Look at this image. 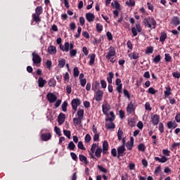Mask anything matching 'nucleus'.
Wrapping results in <instances>:
<instances>
[{
	"mask_svg": "<svg viewBox=\"0 0 180 180\" xmlns=\"http://www.w3.org/2000/svg\"><path fill=\"white\" fill-rule=\"evenodd\" d=\"M143 23L146 27H148L149 29H155V26H157V21L153 17H148L147 18H144L143 20Z\"/></svg>",
	"mask_w": 180,
	"mask_h": 180,
	"instance_id": "nucleus-1",
	"label": "nucleus"
},
{
	"mask_svg": "<svg viewBox=\"0 0 180 180\" xmlns=\"http://www.w3.org/2000/svg\"><path fill=\"white\" fill-rule=\"evenodd\" d=\"M170 153L171 151H169L168 149H163L162 154H164V155H162L161 158H160L159 157H155L154 160L158 161L159 162L164 164L167 162V161H168V158L167 157H169Z\"/></svg>",
	"mask_w": 180,
	"mask_h": 180,
	"instance_id": "nucleus-2",
	"label": "nucleus"
},
{
	"mask_svg": "<svg viewBox=\"0 0 180 180\" xmlns=\"http://www.w3.org/2000/svg\"><path fill=\"white\" fill-rule=\"evenodd\" d=\"M127 113L128 115L136 114V105L133 101H130L127 106Z\"/></svg>",
	"mask_w": 180,
	"mask_h": 180,
	"instance_id": "nucleus-3",
	"label": "nucleus"
},
{
	"mask_svg": "<svg viewBox=\"0 0 180 180\" xmlns=\"http://www.w3.org/2000/svg\"><path fill=\"white\" fill-rule=\"evenodd\" d=\"M32 56L34 65H36L37 67L40 65V64H41V57L36 53V52H33Z\"/></svg>",
	"mask_w": 180,
	"mask_h": 180,
	"instance_id": "nucleus-4",
	"label": "nucleus"
},
{
	"mask_svg": "<svg viewBox=\"0 0 180 180\" xmlns=\"http://www.w3.org/2000/svg\"><path fill=\"white\" fill-rule=\"evenodd\" d=\"M81 99L79 98H74L71 101V105L73 110H77L78 109V106L81 105Z\"/></svg>",
	"mask_w": 180,
	"mask_h": 180,
	"instance_id": "nucleus-5",
	"label": "nucleus"
},
{
	"mask_svg": "<svg viewBox=\"0 0 180 180\" xmlns=\"http://www.w3.org/2000/svg\"><path fill=\"white\" fill-rule=\"evenodd\" d=\"M115 56H116V49L110 46L109 48V51L108 54L105 56V58L107 59H110V57H115Z\"/></svg>",
	"mask_w": 180,
	"mask_h": 180,
	"instance_id": "nucleus-6",
	"label": "nucleus"
},
{
	"mask_svg": "<svg viewBox=\"0 0 180 180\" xmlns=\"http://www.w3.org/2000/svg\"><path fill=\"white\" fill-rule=\"evenodd\" d=\"M103 98V91L101 89H98L94 96L95 101L96 102H101Z\"/></svg>",
	"mask_w": 180,
	"mask_h": 180,
	"instance_id": "nucleus-7",
	"label": "nucleus"
},
{
	"mask_svg": "<svg viewBox=\"0 0 180 180\" xmlns=\"http://www.w3.org/2000/svg\"><path fill=\"white\" fill-rule=\"evenodd\" d=\"M117 158H120V157H123V155L126 151V148L124 146V145H122L117 148Z\"/></svg>",
	"mask_w": 180,
	"mask_h": 180,
	"instance_id": "nucleus-8",
	"label": "nucleus"
},
{
	"mask_svg": "<svg viewBox=\"0 0 180 180\" xmlns=\"http://www.w3.org/2000/svg\"><path fill=\"white\" fill-rule=\"evenodd\" d=\"M102 110H103V115H108V112L110 110V104L108 103V101H105L102 105Z\"/></svg>",
	"mask_w": 180,
	"mask_h": 180,
	"instance_id": "nucleus-9",
	"label": "nucleus"
},
{
	"mask_svg": "<svg viewBox=\"0 0 180 180\" xmlns=\"http://www.w3.org/2000/svg\"><path fill=\"white\" fill-rule=\"evenodd\" d=\"M46 98L50 103H54L57 101V96L53 93H48Z\"/></svg>",
	"mask_w": 180,
	"mask_h": 180,
	"instance_id": "nucleus-10",
	"label": "nucleus"
},
{
	"mask_svg": "<svg viewBox=\"0 0 180 180\" xmlns=\"http://www.w3.org/2000/svg\"><path fill=\"white\" fill-rule=\"evenodd\" d=\"M41 140H42V141H49V140H51V134L50 132L41 134Z\"/></svg>",
	"mask_w": 180,
	"mask_h": 180,
	"instance_id": "nucleus-11",
	"label": "nucleus"
},
{
	"mask_svg": "<svg viewBox=\"0 0 180 180\" xmlns=\"http://www.w3.org/2000/svg\"><path fill=\"white\" fill-rule=\"evenodd\" d=\"M151 122L153 126H157L160 123V115L155 114L151 117Z\"/></svg>",
	"mask_w": 180,
	"mask_h": 180,
	"instance_id": "nucleus-12",
	"label": "nucleus"
},
{
	"mask_svg": "<svg viewBox=\"0 0 180 180\" xmlns=\"http://www.w3.org/2000/svg\"><path fill=\"white\" fill-rule=\"evenodd\" d=\"M65 122V114L60 112L58 117V122L60 126Z\"/></svg>",
	"mask_w": 180,
	"mask_h": 180,
	"instance_id": "nucleus-13",
	"label": "nucleus"
},
{
	"mask_svg": "<svg viewBox=\"0 0 180 180\" xmlns=\"http://www.w3.org/2000/svg\"><path fill=\"white\" fill-rule=\"evenodd\" d=\"M60 49L62 51L68 53L70 51V42H65L64 45H60Z\"/></svg>",
	"mask_w": 180,
	"mask_h": 180,
	"instance_id": "nucleus-14",
	"label": "nucleus"
},
{
	"mask_svg": "<svg viewBox=\"0 0 180 180\" xmlns=\"http://www.w3.org/2000/svg\"><path fill=\"white\" fill-rule=\"evenodd\" d=\"M109 150V143L108 141H104L103 143V154H108Z\"/></svg>",
	"mask_w": 180,
	"mask_h": 180,
	"instance_id": "nucleus-15",
	"label": "nucleus"
},
{
	"mask_svg": "<svg viewBox=\"0 0 180 180\" xmlns=\"http://www.w3.org/2000/svg\"><path fill=\"white\" fill-rule=\"evenodd\" d=\"M86 19L87 22L91 23V22H94V20H95V15L92 13H86Z\"/></svg>",
	"mask_w": 180,
	"mask_h": 180,
	"instance_id": "nucleus-16",
	"label": "nucleus"
},
{
	"mask_svg": "<svg viewBox=\"0 0 180 180\" xmlns=\"http://www.w3.org/2000/svg\"><path fill=\"white\" fill-rule=\"evenodd\" d=\"M171 25H173V26H178V25H180L179 17H177V16L173 17L171 20Z\"/></svg>",
	"mask_w": 180,
	"mask_h": 180,
	"instance_id": "nucleus-17",
	"label": "nucleus"
},
{
	"mask_svg": "<svg viewBox=\"0 0 180 180\" xmlns=\"http://www.w3.org/2000/svg\"><path fill=\"white\" fill-rule=\"evenodd\" d=\"M46 84H47V81H46V79H43V77H39V79H38V85H39V88H43V86H44V85H46Z\"/></svg>",
	"mask_w": 180,
	"mask_h": 180,
	"instance_id": "nucleus-18",
	"label": "nucleus"
},
{
	"mask_svg": "<svg viewBox=\"0 0 180 180\" xmlns=\"http://www.w3.org/2000/svg\"><path fill=\"white\" fill-rule=\"evenodd\" d=\"M79 160L82 162H84L86 165H88L89 164V161H88V158H86V156L84 155H79Z\"/></svg>",
	"mask_w": 180,
	"mask_h": 180,
	"instance_id": "nucleus-19",
	"label": "nucleus"
},
{
	"mask_svg": "<svg viewBox=\"0 0 180 180\" xmlns=\"http://www.w3.org/2000/svg\"><path fill=\"white\" fill-rule=\"evenodd\" d=\"M167 126L168 129H176V127H178V124L175 122L169 121L167 122Z\"/></svg>",
	"mask_w": 180,
	"mask_h": 180,
	"instance_id": "nucleus-20",
	"label": "nucleus"
},
{
	"mask_svg": "<svg viewBox=\"0 0 180 180\" xmlns=\"http://www.w3.org/2000/svg\"><path fill=\"white\" fill-rule=\"evenodd\" d=\"M128 56L131 59L132 58L133 60H137L139 57H140V55L139 54L138 52L134 51L133 53H129Z\"/></svg>",
	"mask_w": 180,
	"mask_h": 180,
	"instance_id": "nucleus-21",
	"label": "nucleus"
},
{
	"mask_svg": "<svg viewBox=\"0 0 180 180\" xmlns=\"http://www.w3.org/2000/svg\"><path fill=\"white\" fill-rule=\"evenodd\" d=\"M48 53L49 54H56L57 53V48L54 46H50L48 47Z\"/></svg>",
	"mask_w": 180,
	"mask_h": 180,
	"instance_id": "nucleus-22",
	"label": "nucleus"
},
{
	"mask_svg": "<svg viewBox=\"0 0 180 180\" xmlns=\"http://www.w3.org/2000/svg\"><path fill=\"white\" fill-rule=\"evenodd\" d=\"M115 78V75L113 74L112 72H110L108 73V77H107V81L108 84H112L113 82L112 79Z\"/></svg>",
	"mask_w": 180,
	"mask_h": 180,
	"instance_id": "nucleus-23",
	"label": "nucleus"
},
{
	"mask_svg": "<svg viewBox=\"0 0 180 180\" xmlns=\"http://www.w3.org/2000/svg\"><path fill=\"white\" fill-rule=\"evenodd\" d=\"M166 91H165L164 94H165V98H168V96H169V95L172 94V92H171L172 89H171V86H167V87H165Z\"/></svg>",
	"mask_w": 180,
	"mask_h": 180,
	"instance_id": "nucleus-24",
	"label": "nucleus"
},
{
	"mask_svg": "<svg viewBox=\"0 0 180 180\" xmlns=\"http://www.w3.org/2000/svg\"><path fill=\"white\" fill-rule=\"evenodd\" d=\"M82 118L79 117L73 118L74 126H78L79 124H81L82 123Z\"/></svg>",
	"mask_w": 180,
	"mask_h": 180,
	"instance_id": "nucleus-25",
	"label": "nucleus"
},
{
	"mask_svg": "<svg viewBox=\"0 0 180 180\" xmlns=\"http://www.w3.org/2000/svg\"><path fill=\"white\" fill-rule=\"evenodd\" d=\"M65 66V59H64V58L59 59L58 67L59 68H64Z\"/></svg>",
	"mask_w": 180,
	"mask_h": 180,
	"instance_id": "nucleus-26",
	"label": "nucleus"
},
{
	"mask_svg": "<svg viewBox=\"0 0 180 180\" xmlns=\"http://www.w3.org/2000/svg\"><path fill=\"white\" fill-rule=\"evenodd\" d=\"M56 84H57V82L56 81L55 78H51L48 82L49 86H51L52 88H54Z\"/></svg>",
	"mask_w": 180,
	"mask_h": 180,
	"instance_id": "nucleus-27",
	"label": "nucleus"
},
{
	"mask_svg": "<svg viewBox=\"0 0 180 180\" xmlns=\"http://www.w3.org/2000/svg\"><path fill=\"white\" fill-rule=\"evenodd\" d=\"M33 20L36 23H40L41 22V18H40V14H33L32 15Z\"/></svg>",
	"mask_w": 180,
	"mask_h": 180,
	"instance_id": "nucleus-28",
	"label": "nucleus"
},
{
	"mask_svg": "<svg viewBox=\"0 0 180 180\" xmlns=\"http://www.w3.org/2000/svg\"><path fill=\"white\" fill-rule=\"evenodd\" d=\"M167 33L162 32L160 33V41H162V43H164V41H165V40H167Z\"/></svg>",
	"mask_w": 180,
	"mask_h": 180,
	"instance_id": "nucleus-29",
	"label": "nucleus"
},
{
	"mask_svg": "<svg viewBox=\"0 0 180 180\" xmlns=\"http://www.w3.org/2000/svg\"><path fill=\"white\" fill-rule=\"evenodd\" d=\"M96 55L95 53H92L90 56V60L89 62V65H94L95 64V58Z\"/></svg>",
	"mask_w": 180,
	"mask_h": 180,
	"instance_id": "nucleus-30",
	"label": "nucleus"
},
{
	"mask_svg": "<svg viewBox=\"0 0 180 180\" xmlns=\"http://www.w3.org/2000/svg\"><path fill=\"white\" fill-rule=\"evenodd\" d=\"M165 61L166 63H171V61H172V56L169 53H165Z\"/></svg>",
	"mask_w": 180,
	"mask_h": 180,
	"instance_id": "nucleus-31",
	"label": "nucleus"
},
{
	"mask_svg": "<svg viewBox=\"0 0 180 180\" xmlns=\"http://www.w3.org/2000/svg\"><path fill=\"white\" fill-rule=\"evenodd\" d=\"M110 116L111 117L106 118L105 122H113V120H115V112H113V111L110 112Z\"/></svg>",
	"mask_w": 180,
	"mask_h": 180,
	"instance_id": "nucleus-32",
	"label": "nucleus"
},
{
	"mask_svg": "<svg viewBox=\"0 0 180 180\" xmlns=\"http://www.w3.org/2000/svg\"><path fill=\"white\" fill-rule=\"evenodd\" d=\"M101 154H102V148H97L95 151V155L97 158H101Z\"/></svg>",
	"mask_w": 180,
	"mask_h": 180,
	"instance_id": "nucleus-33",
	"label": "nucleus"
},
{
	"mask_svg": "<svg viewBox=\"0 0 180 180\" xmlns=\"http://www.w3.org/2000/svg\"><path fill=\"white\" fill-rule=\"evenodd\" d=\"M105 127L108 130H111L112 129H115V127H116V125L115 124V123L111 122L108 124H105Z\"/></svg>",
	"mask_w": 180,
	"mask_h": 180,
	"instance_id": "nucleus-34",
	"label": "nucleus"
},
{
	"mask_svg": "<svg viewBox=\"0 0 180 180\" xmlns=\"http://www.w3.org/2000/svg\"><path fill=\"white\" fill-rule=\"evenodd\" d=\"M84 111L83 109H79L77 110V117L80 119H84Z\"/></svg>",
	"mask_w": 180,
	"mask_h": 180,
	"instance_id": "nucleus-35",
	"label": "nucleus"
},
{
	"mask_svg": "<svg viewBox=\"0 0 180 180\" xmlns=\"http://www.w3.org/2000/svg\"><path fill=\"white\" fill-rule=\"evenodd\" d=\"M68 150H70L71 151H74L75 150V143L73 141H70L68 146Z\"/></svg>",
	"mask_w": 180,
	"mask_h": 180,
	"instance_id": "nucleus-36",
	"label": "nucleus"
},
{
	"mask_svg": "<svg viewBox=\"0 0 180 180\" xmlns=\"http://www.w3.org/2000/svg\"><path fill=\"white\" fill-rule=\"evenodd\" d=\"M43 13V7L37 6L35 9L36 15H41Z\"/></svg>",
	"mask_w": 180,
	"mask_h": 180,
	"instance_id": "nucleus-37",
	"label": "nucleus"
},
{
	"mask_svg": "<svg viewBox=\"0 0 180 180\" xmlns=\"http://www.w3.org/2000/svg\"><path fill=\"white\" fill-rule=\"evenodd\" d=\"M160 61H161V55H158L153 59V63L155 64H158Z\"/></svg>",
	"mask_w": 180,
	"mask_h": 180,
	"instance_id": "nucleus-38",
	"label": "nucleus"
},
{
	"mask_svg": "<svg viewBox=\"0 0 180 180\" xmlns=\"http://www.w3.org/2000/svg\"><path fill=\"white\" fill-rule=\"evenodd\" d=\"M96 30L98 33H101L102 30H103V25L100 23H97L96 26Z\"/></svg>",
	"mask_w": 180,
	"mask_h": 180,
	"instance_id": "nucleus-39",
	"label": "nucleus"
},
{
	"mask_svg": "<svg viewBox=\"0 0 180 180\" xmlns=\"http://www.w3.org/2000/svg\"><path fill=\"white\" fill-rule=\"evenodd\" d=\"M138 150L139 151H141L142 153H144V151H146V145H144V143H140L138 146Z\"/></svg>",
	"mask_w": 180,
	"mask_h": 180,
	"instance_id": "nucleus-40",
	"label": "nucleus"
},
{
	"mask_svg": "<svg viewBox=\"0 0 180 180\" xmlns=\"http://www.w3.org/2000/svg\"><path fill=\"white\" fill-rule=\"evenodd\" d=\"M128 124L131 127H134V126H136V121H134V118H131L129 120H128Z\"/></svg>",
	"mask_w": 180,
	"mask_h": 180,
	"instance_id": "nucleus-41",
	"label": "nucleus"
},
{
	"mask_svg": "<svg viewBox=\"0 0 180 180\" xmlns=\"http://www.w3.org/2000/svg\"><path fill=\"white\" fill-rule=\"evenodd\" d=\"M154 51V48L153 46H149L146 48V54H153Z\"/></svg>",
	"mask_w": 180,
	"mask_h": 180,
	"instance_id": "nucleus-42",
	"label": "nucleus"
},
{
	"mask_svg": "<svg viewBox=\"0 0 180 180\" xmlns=\"http://www.w3.org/2000/svg\"><path fill=\"white\" fill-rule=\"evenodd\" d=\"M81 32H82V28L81 27H78L77 34H75V37L76 39H79V37L81 36Z\"/></svg>",
	"mask_w": 180,
	"mask_h": 180,
	"instance_id": "nucleus-43",
	"label": "nucleus"
},
{
	"mask_svg": "<svg viewBox=\"0 0 180 180\" xmlns=\"http://www.w3.org/2000/svg\"><path fill=\"white\" fill-rule=\"evenodd\" d=\"M68 106V103L67 101H64L62 104V110L63 112H67V107Z\"/></svg>",
	"mask_w": 180,
	"mask_h": 180,
	"instance_id": "nucleus-44",
	"label": "nucleus"
},
{
	"mask_svg": "<svg viewBox=\"0 0 180 180\" xmlns=\"http://www.w3.org/2000/svg\"><path fill=\"white\" fill-rule=\"evenodd\" d=\"M77 147L79 150H86V148H85V146H84V143H82V141L78 142Z\"/></svg>",
	"mask_w": 180,
	"mask_h": 180,
	"instance_id": "nucleus-45",
	"label": "nucleus"
},
{
	"mask_svg": "<svg viewBox=\"0 0 180 180\" xmlns=\"http://www.w3.org/2000/svg\"><path fill=\"white\" fill-rule=\"evenodd\" d=\"M97 167L99 171H101V172H103L104 174H108V170L106 169V168L103 167V166L98 165Z\"/></svg>",
	"mask_w": 180,
	"mask_h": 180,
	"instance_id": "nucleus-46",
	"label": "nucleus"
},
{
	"mask_svg": "<svg viewBox=\"0 0 180 180\" xmlns=\"http://www.w3.org/2000/svg\"><path fill=\"white\" fill-rule=\"evenodd\" d=\"M73 75L74 77H77L79 75V70H78V68L75 67L73 70Z\"/></svg>",
	"mask_w": 180,
	"mask_h": 180,
	"instance_id": "nucleus-47",
	"label": "nucleus"
},
{
	"mask_svg": "<svg viewBox=\"0 0 180 180\" xmlns=\"http://www.w3.org/2000/svg\"><path fill=\"white\" fill-rule=\"evenodd\" d=\"M63 134L68 137V139H71V131L67 129L63 130Z\"/></svg>",
	"mask_w": 180,
	"mask_h": 180,
	"instance_id": "nucleus-48",
	"label": "nucleus"
},
{
	"mask_svg": "<svg viewBox=\"0 0 180 180\" xmlns=\"http://www.w3.org/2000/svg\"><path fill=\"white\" fill-rule=\"evenodd\" d=\"M101 86V84L99 82L96 81L94 82V87L92 88L93 91H96V89H99V87Z\"/></svg>",
	"mask_w": 180,
	"mask_h": 180,
	"instance_id": "nucleus-49",
	"label": "nucleus"
},
{
	"mask_svg": "<svg viewBox=\"0 0 180 180\" xmlns=\"http://www.w3.org/2000/svg\"><path fill=\"white\" fill-rule=\"evenodd\" d=\"M70 57H75L77 56V49H70Z\"/></svg>",
	"mask_w": 180,
	"mask_h": 180,
	"instance_id": "nucleus-50",
	"label": "nucleus"
},
{
	"mask_svg": "<svg viewBox=\"0 0 180 180\" xmlns=\"http://www.w3.org/2000/svg\"><path fill=\"white\" fill-rule=\"evenodd\" d=\"M112 8H116L117 9H120V4H119V2L117 1H115L113 3H112Z\"/></svg>",
	"mask_w": 180,
	"mask_h": 180,
	"instance_id": "nucleus-51",
	"label": "nucleus"
},
{
	"mask_svg": "<svg viewBox=\"0 0 180 180\" xmlns=\"http://www.w3.org/2000/svg\"><path fill=\"white\" fill-rule=\"evenodd\" d=\"M122 89H123V84H117L116 91H117L118 94H122Z\"/></svg>",
	"mask_w": 180,
	"mask_h": 180,
	"instance_id": "nucleus-52",
	"label": "nucleus"
},
{
	"mask_svg": "<svg viewBox=\"0 0 180 180\" xmlns=\"http://www.w3.org/2000/svg\"><path fill=\"white\" fill-rule=\"evenodd\" d=\"M83 104L86 109H89V108H91V103L89 101H84Z\"/></svg>",
	"mask_w": 180,
	"mask_h": 180,
	"instance_id": "nucleus-53",
	"label": "nucleus"
},
{
	"mask_svg": "<svg viewBox=\"0 0 180 180\" xmlns=\"http://www.w3.org/2000/svg\"><path fill=\"white\" fill-rule=\"evenodd\" d=\"M122 136H123V131H122V130H120V129H119L118 132H117V137H118L119 141H120L122 140Z\"/></svg>",
	"mask_w": 180,
	"mask_h": 180,
	"instance_id": "nucleus-54",
	"label": "nucleus"
},
{
	"mask_svg": "<svg viewBox=\"0 0 180 180\" xmlns=\"http://www.w3.org/2000/svg\"><path fill=\"white\" fill-rule=\"evenodd\" d=\"M54 131L58 136H61V129L58 127H54Z\"/></svg>",
	"mask_w": 180,
	"mask_h": 180,
	"instance_id": "nucleus-55",
	"label": "nucleus"
},
{
	"mask_svg": "<svg viewBox=\"0 0 180 180\" xmlns=\"http://www.w3.org/2000/svg\"><path fill=\"white\" fill-rule=\"evenodd\" d=\"M123 92H124V96H126L127 99H130V93L129 92V91L124 89L123 90Z\"/></svg>",
	"mask_w": 180,
	"mask_h": 180,
	"instance_id": "nucleus-56",
	"label": "nucleus"
},
{
	"mask_svg": "<svg viewBox=\"0 0 180 180\" xmlns=\"http://www.w3.org/2000/svg\"><path fill=\"white\" fill-rule=\"evenodd\" d=\"M126 4L128 6H135L136 1H134V0H129V1H127Z\"/></svg>",
	"mask_w": 180,
	"mask_h": 180,
	"instance_id": "nucleus-57",
	"label": "nucleus"
},
{
	"mask_svg": "<svg viewBox=\"0 0 180 180\" xmlns=\"http://www.w3.org/2000/svg\"><path fill=\"white\" fill-rule=\"evenodd\" d=\"M169 102L170 105H175L176 100L172 96L169 97Z\"/></svg>",
	"mask_w": 180,
	"mask_h": 180,
	"instance_id": "nucleus-58",
	"label": "nucleus"
},
{
	"mask_svg": "<svg viewBox=\"0 0 180 180\" xmlns=\"http://www.w3.org/2000/svg\"><path fill=\"white\" fill-rule=\"evenodd\" d=\"M101 88H103V89H105L106 86H108L106 81H105L104 79L101 80Z\"/></svg>",
	"mask_w": 180,
	"mask_h": 180,
	"instance_id": "nucleus-59",
	"label": "nucleus"
},
{
	"mask_svg": "<svg viewBox=\"0 0 180 180\" xmlns=\"http://www.w3.org/2000/svg\"><path fill=\"white\" fill-rule=\"evenodd\" d=\"M159 131L160 133H164V124L162 122L159 123Z\"/></svg>",
	"mask_w": 180,
	"mask_h": 180,
	"instance_id": "nucleus-60",
	"label": "nucleus"
},
{
	"mask_svg": "<svg viewBox=\"0 0 180 180\" xmlns=\"http://www.w3.org/2000/svg\"><path fill=\"white\" fill-rule=\"evenodd\" d=\"M111 155L112 157H117V150L116 148H114L111 150Z\"/></svg>",
	"mask_w": 180,
	"mask_h": 180,
	"instance_id": "nucleus-61",
	"label": "nucleus"
},
{
	"mask_svg": "<svg viewBox=\"0 0 180 180\" xmlns=\"http://www.w3.org/2000/svg\"><path fill=\"white\" fill-rule=\"evenodd\" d=\"M82 37H85V39H89V37H90L89 33H88V32H86V31H83L82 32Z\"/></svg>",
	"mask_w": 180,
	"mask_h": 180,
	"instance_id": "nucleus-62",
	"label": "nucleus"
},
{
	"mask_svg": "<svg viewBox=\"0 0 180 180\" xmlns=\"http://www.w3.org/2000/svg\"><path fill=\"white\" fill-rule=\"evenodd\" d=\"M91 135H89V134H87L86 136H85V138H84V140H85V142L86 143H89V141H91Z\"/></svg>",
	"mask_w": 180,
	"mask_h": 180,
	"instance_id": "nucleus-63",
	"label": "nucleus"
},
{
	"mask_svg": "<svg viewBox=\"0 0 180 180\" xmlns=\"http://www.w3.org/2000/svg\"><path fill=\"white\" fill-rule=\"evenodd\" d=\"M172 76L174 77V78H180V72H174L172 73Z\"/></svg>",
	"mask_w": 180,
	"mask_h": 180,
	"instance_id": "nucleus-64",
	"label": "nucleus"
}]
</instances>
